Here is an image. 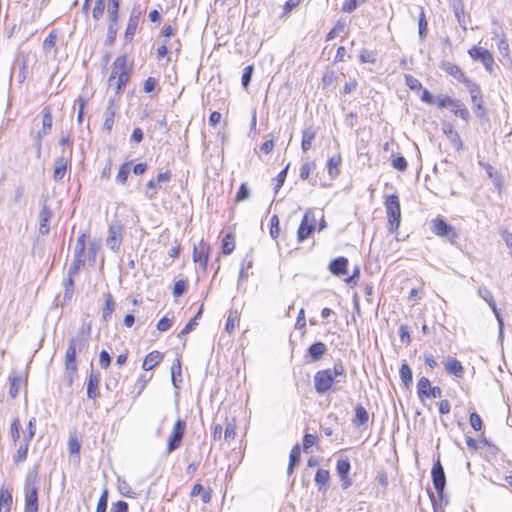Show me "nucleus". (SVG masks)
Listing matches in <instances>:
<instances>
[{"mask_svg": "<svg viewBox=\"0 0 512 512\" xmlns=\"http://www.w3.org/2000/svg\"><path fill=\"white\" fill-rule=\"evenodd\" d=\"M89 336L90 327L79 331L77 336L72 337L68 342V347L65 354V370L66 374L70 376V381H72V376L77 371V351L81 352L87 347Z\"/></svg>", "mask_w": 512, "mask_h": 512, "instance_id": "f257e3e1", "label": "nucleus"}, {"mask_svg": "<svg viewBox=\"0 0 512 512\" xmlns=\"http://www.w3.org/2000/svg\"><path fill=\"white\" fill-rule=\"evenodd\" d=\"M338 376L345 377V369L341 362L335 363L333 368L319 370L314 375L315 391L324 395L329 392Z\"/></svg>", "mask_w": 512, "mask_h": 512, "instance_id": "f03ea898", "label": "nucleus"}, {"mask_svg": "<svg viewBox=\"0 0 512 512\" xmlns=\"http://www.w3.org/2000/svg\"><path fill=\"white\" fill-rule=\"evenodd\" d=\"M130 72L131 69L127 68V56L125 54L118 56L108 79L109 86L115 85L116 93L122 92L130 79Z\"/></svg>", "mask_w": 512, "mask_h": 512, "instance_id": "7ed1b4c3", "label": "nucleus"}, {"mask_svg": "<svg viewBox=\"0 0 512 512\" xmlns=\"http://www.w3.org/2000/svg\"><path fill=\"white\" fill-rule=\"evenodd\" d=\"M24 512H38V474L36 470L29 471L25 479Z\"/></svg>", "mask_w": 512, "mask_h": 512, "instance_id": "20e7f679", "label": "nucleus"}, {"mask_svg": "<svg viewBox=\"0 0 512 512\" xmlns=\"http://www.w3.org/2000/svg\"><path fill=\"white\" fill-rule=\"evenodd\" d=\"M385 208L388 217V229L390 232L394 233L398 230L401 220V208L398 196L395 194L387 196Z\"/></svg>", "mask_w": 512, "mask_h": 512, "instance_id": "39448f33", "label": "nucleus"}, {"mask_svg": "<svg viewBox=\"0 0 512 512\" xmlns=\"http://www.w3.org/2000/svg\"><path fill=\"white\" fill-rule=\"evenodd\" d=\"M186 431V422L182 419H178L172 429V432L169 436L166 454H170L173 451L177 450L183 440L184 434Z\"/></svg>", "mask_w": 512, "mask_h": 512, "instance_id": "423d86ee", "label": "nucleus"}, {"mask_svg": "<svg viewBox=\"0 0 512 512\" xmlns=\"http://www.w3.org/2000/svg\"><path fill=\"white\" fill-rule=\"evenodd\" d=\"M316 223L317 220L314 211L312 209H308L305 212L297 231V238L299 242H303L311 236L315 230Z\"/></svg>", "mask_w": 512, "mask_h": 512, "instance_id": "0eeeda50", "label": "nucleus"}, {"mask_svg": "<svg viewBox=\"0 0 512 512\" xmlns=\"http://www.w3.org/2000/svg\"><path fill=\"white\" fill-rule=\"evenodd\" d=\"M417 394L420 400L426 398H440L442 396V390L438 386H432L431 382L426 377H421L416 385Z\"/></svg>", "mask_w": 512, "mask_h": 512, "instance_id": "6e6552de", "label": "nucleus"}, {"mask_svg": "<svg viewBox=\"0 0 512 512\" xmlns=\"http://www.w3.org/2000/svg\"><path fill=\"white\" fill-rule=\"evenodd\" d=\"M143 14V10L139 4H135L130 12L128 24L124 33L126 42H131L138 29V25Z\"/></svg>", "mask_w": 512, "mask_h": 512, "instance_id": "1a4fd4ad", "label": "nucleus"}, {"mask_svg": "<svg viewBox=\"0 0 512 512\" xmlns=\"http://www.w3.org/2000/svg\"><path fill=\"white\" fill-rule=\"evenodd\" d=\"M468 54L473 60L480 61L490 74L493 72L494 58L487 49L473 46L468 50Z\"/></svg>", "mask_w": 512, "mask_h": 512, "instance_id": "9d476101", "label": "nucleus"}, {"mask_svg": "<svg viewBox=\"0 0 512 512\" xmlns=\"http://www.w3.org/2000/svg\"><path fill=\"white\" fill-rule=\"evenodd\" d=\"M464 85L466 86L467 90L470 93L471 101L476 110L477 116L482 117L483 114L485 113V110L483 108V97L480 86L473 82L471 79L465 81Z\"/></svg>", "mask_w": 512, "mask_h": 512, "instance_id": "9b49d317", "label": "nucleus"}, {"mask_svg": "<svg viewBox=\"0 0 512 512\" xmlns=\"http://www.w3.org/2000/svg\"><path fill=\"white\" fill-rule=\"evenodd\" d=\"M123 238V226L120 221H113L109 225L108 237L106 239V245L113 251L119 249Z\"/></svg>", "mask_w": 512, "mask_h": 512, "instance_id": "f8f14e48", "label": "nucleus"}, {"mask_svg": "<svg viewBox=\"0 0 512 512\" xmlns=\"http://www.w3.org/2000/svg\"><path fill=\"white\" fill-rule=\"evenodd\" d=\"M431 230L437 236L447 237L452 243L458 237L454 228L442 218H436L432 221Z\"/></svg>", "mask_w": 512, "mask_h": 512, "instance_id": "ddd939ff", "label": "nucleus"}, {"mask_svg": "<svg viewBox=\"0 0 512 512\" xmlns=\"http://www.w3.org/2000/svg\"><path fill=\"white\" fill-rule=\"evenodd\" d=\"M432 482L439 497H442L446 485V476L439 460H437L431 471Z\"/></svg>", "mask_w": 512, "mask_h": 512, "instance_id": "4468645a", "label": "nucleus"}, {"mask_svg": "<svg viewBox=\"0 0 512 512\" xmlns=\"http://www.w3.org/2000/svg\"><path fill=\"white\" fill-rule=\"evenodd\" d=\"M478 295L488 303V305L492 308L493 312L495 313V316L499 323V337H502L504 324L502 317L496 307V302L494 300L492 293L487 287L481 286L478 289Z\"/></svg>", "mask_w": 512, "mask_h": 512, "instance_id": "2eb2a0df", "label": "nucleus"}, {"mask_svg": "<svg viewBox=\"0 0 512 512\" xmlns=\"http://www.w3.org/2000/svg\"><path fill=\"white\" fill-rule=\"evenodd\" d=\"M53 216L52 210L48 207L47 201L42 203L41 211L39 214V233L47 235L50 230L49 222Z\"/></svg>", "mask_w": 512, "mask_h": 512, "instance_id": "dca6fc26", "label": "nucleus"}, {"mask_svg": "<svg viewBox=\"0 0 512 512\" xmlns=\"http://www.w3.org/2000/svg\"><path fill=\"white\" fill-rule=\"evenodd\" d=\"M53 125V117H52V109L50 106H45L42 110V127L37 132L36 138L42 139L46 135H48L52 130Z\"/></svg>", "mask_w": 512, "mask_h": 512, "instance_id": "f3484780", "label": "nucleus"}, {"mask_svg": "<svg viewBox=\"0 0 512 512\" xmlns=\"http://www.w3.org/2000/svg\"><path fill=\"white\" fill-rule=\"evenodd\" d=\"M208 251L209 246L203 242H200L199 246H194L193 249V261L199 263L203 269L207 267Z\"/></svg>", "mask_w": 512, "mask_h": 512, "instance_id": "a211bd4d", "label": "nucleus"}, {"mask_svg": "<svg viewBox=\"0 0 512 512\" xmlns=\"http://www.w3.org/2000/svg\"><path fill=\"white\" fill-rule=\"evenodd\" d=\"M99 372L91 371L87 381V396L89 399H96L99 396Z\"/></svg>", "mask_w": 512, "mask_h": 512, "instance_id": "6ab92c4d", "label": "nucleus"}, {"mask_svg": "<svg viewBox=\"0 0 512 512\" xmlns=\"http://www.w3.org/2000/svg\"><path fill=\"white\" fill-rule=\"evenodd\" d=\"M440 68L446 72L447 74L451 75L452 77H454L456 80L462 82L463 84H465V81H468L469 78H467L464 73L462 72L461 68L454 64V63H451L449 61H444L442 62Z\"/></svg>", "mask_w": 512, "mask_h": 512, "instance_id": "aec40b11", "label": "nucleus"}, {"mask_svg": "<svg viewBox=\"0 0 512 512\" xmlns=\"http://www.w3.org/2000/svg\"><path fill=\"white\" fill-rule=\"evenodd\" d=\"M348 259L340 256L332 260L329 264V271L335 276H342L347 273Z\"/></svg>", "mask_w": 512, "mask_h": 512, "instance_id": "412c9836", "label": "nucleus"}, {"mask_svg": "<svg viewBox=\"0 0 512 512\" xmlns=\"http://www.w3.org/2000/svg\"><path fill=\"white\" fill-rule=\"evenodd\" d=\"M67 166H68V159L64 156L58 157L54 161V170H53V179L56 182L61 181L66 172H67Z\"/></svg>", "mask_w": 512, "mask_h": 512, "instance_id": "4be33fe9", "label": "nucleus"}, {"mask_svg": "<svg viewBox=\"0 0 512 512\" xmlns=\"http://www.w3.org/2000/svg\"><path fill=\"white\" fill-rule=\"evenodd\" d=\"M116 114V107L114 99H109L107 108L104 113V124L103 127L105 130L110 132L112 130L114 124V117Z\"/></svg>", "mask_w": 512, "mask_h": 512, "instance_id": "5701e85b", "label": "nucleus"}, {"mask_svg": "<svg viewBox=\"0 0 512 512\" xmlns=\"http://www.w3.org/2000/svg\"><path fill=\"white\" fill-rule=\"evenodd\" d=\"M445 370L456 377H462L464 374V368L460 361L456 358L449 357L444 362Z\"/></svg>", "mask_w": 512, "mask_h": 512, "instance_id": "b1692460", "label": "nucleus"}, {"mask_svg": "<svg viewBox=\"0 0 512 512\" xmlns=\"http://www.w3.org/2000/svg\"><path fill=\"white\" fill-rule=\"evenodd\" d=\"M163 360V354L159 351H152L146 355L142 368L145 371H149L156 367Z\"/></svg>", "mask_w": 512, "mask_h": 512, "instance_id": "393cba45", "label": "nucleus"}, {"mask_svg": "<svg viewBox=\"0 0 512 512\" xmlns=\"http://www.w3.org/2000/svg\"><path fill=\"white\" fill-rule=\"evenodd\" d=\"M13 503L11 491L2 486L0 488V512H10Z\"/></svg>", "mask_w": 512, "mask_h": 512, "instance_id": "a878e982", "label": "nucleus"}, {"mask_svg": "<svg viewBox=\"0 0 512 512\" xmlns=\"http://www.w3.org/2000/svg\"><path fill=\"white\" fill-rule=\"evenodd\" d=\"M327 352V346L323 342H315L308 348V355L311 358V361L315 362L322 358V356Z\"/></svg>", "mask_w": 512, "mask_h": 512, "instance_id": "bb28decb", "label": "nucleus"}, {"mask_svg": "<svg viewBox=\"0 0 512 512\" xmlns=\"http://www.w3.org/2000/svg\"><path fill=\"white\" fill-rule=\"evenodd\" d=\"M316 137V130L309 126L305 128L302 132V141H301V148L303 152H307L311 146L312 142L314 141Z\"/></svg>", "mask_w": 512, "mask_h": 512, "instance_id": "cd10ccee", "label": "nucleus"}, {"mask_svg": "<svg viewBox=\"0 0 512 512\" xmlns=\"http://www.w3.org/2000/svg\"><path fill=\"white\" fill-rule=\"evenodd\" d=\"M104 297H105V303H104V307L102 309V319H103V321L107 322L108 320H110L112 313L115 310V301L113 299L112 294L109 292L106 293L104 295Z\"/></svg>", "mask_w": 512, "mask_h": 512, "instance_id": "c85d7f7f", "label": "nucleus"}, {"mask_svg": "<svg viewBox=\"0 0 512 512\" xmlns=\"http://www.w3.org/2000/svg\"><path fill=\"white\" fill-rule=\"evenodd\" d=\"M453 12L455 14V17L460 25V27L463 28L464 31L467 30L466 22L464 19V3L462 0H454L453 2Z\"/></svg>", "mask_w": 512, "mask_h": 512, "instance_id": "c756f323", "label": "nucleus"}, {"mask_svg": "<svg viewBox=\"0 0 512 512\" xmlns=\"http://www.w3.org/2000/svg\"><path fill=\"white\" fill-rule=\"evenodd\" d=\"M454 103L455 104H451V107H449L451 109V111L457 117H460L464 121H468L470 118V113H469L468 109L466 108V106L460 100H457V99H454Z\"/></svg>", "mask_w": 512, "mask_h": 512, "instance_id": "7c9ffc66", "label": "nucleus"}, {"mask_svg": "<svg viewBox=\"0 0 512 512\" xmlns=\"http://www.w3.org/2000/svg\"><path fill=\"white\" fill-rule=\"evenodd\" d=\"M486 173L492 180L494 187L500 192L503 186V180L499 172L491 165H486Z\"/></svg>", "mask_w": 512, "mask_h": 512, "instance_id": "2f4dec72", "label": "nucleus"}, {"mask_svg": "<svg viewBox=\"0 0 512 512\" xmlns=\"http://www.w3.org/2000/svg\"><path fill=\"white\" fill-rule=\"evenodd\" d=\"M84 266L83 255L74 254L72 263L70 264L67 276L74 277L78 274L81 267Z\"/></svg>", "mask_w": 512, "mask_h": 512, "instance_id": "473e14b6", "label": "nucleus"}, {"mask_svg": "<svg viewBox=\"0 0 512 512\" xmlns=\"http://www.w3.org/2000/svg\"><path fill=\"white\" fill-rule=\"evenodd\" d=\"M399 374L401 381L403 382L405 387L408 388L412 384L413 375L412 370L407 363H402Z\"/></svg>", "mask_w": 512, "mask_h": 512, "instance_id": "72a5a7b5", "label": "nucleus"}, {"mask_svg": "<svg viewBox=\"0 0 512 512\" xmlns=\"http://www.w3.org/2000/svg\"><path fill=\"white\" fill-rule=\"evenodd\" d=\"M121 0H108V17L109 22H118L119 18V7H120Z\"/></svg>", "mask_w": 512, "mask_h": 512, "instance_id": "f704fd0d", "label": "nucleus"}, {"mask_svg": "<svg viewBox=\"0 0 512 512\" xmlns=\"http://www.w3.org/2000/svg\"><path fill=\"white\" fill-rule=\"evenodd\" d=\"M330 479V473L326 469H318L315 475V483L319 490L326 487Z\"/></svg>", "mask_w": 512, "mask_h": 512, "instance_id": "c9c22d12", "label": "nucleus"}, {"mask_svg": "<svg viewBox=\"0 0 512 512\" xmlns=\"http://www.w3.org/2000/svg\"><path fill=\"white\" fill-rule=\"evenodd\" d=\"M10 380V388L9 395L11 398H16L19 394L20 386L22 383V378L19 375H11L9 377Z\"/></svg>", "mask_w": 512, "mask_h": 512, "instance_id": "e433bc0d", "label": "nucleus"}, {"mask_svg": "<svg viewBox=\"0 0 512 512\" xmlns=\"http://www.w3.org/2000/svg\"><path fill=\"white\" fill-rule=\"evenodd\" d=\"M369 420V414L367 410L362 406L358 405L355 408V419L354 422L357 425H365Z\"/></svg>", "mask_w": 512, "mask_h": 512, "instance_id": "4c0bfd02", "label": "nucleus"}, {"mask_svg": "<svg viewBox=\"0 0 512 512\" xmlns=\"http://www.w3.org/2000/svg\"><path fill=\"white\" fill-rule=\"evenodd\" d=\"M235 249L234 236L230 233L226 234L222 239V253L225 255L231 254Z\"/></svg>", "mask_w": 512, "mask_h": 512, "instance_id": "58836bf2", "label": "nucleus"}, {"mask_svg": "<svg viewBox=\"0 0 512 512\" xmlns=\"http://www.w3.org/2000/svg\"><path fill=\"white\" fill-rule=\"evenodd\" d=\"M351 469L350 461L345 459H340L337 461L336 470L340 478H347Z\"/></svg>", "mask_w": 512, "mask_h": 512, "instance_id": "ea45409f", "label": "nucleus"}, {"mask_svg": "<svg viewBox=\"0 0 512 512\" xmlns=\"http://www.w3.org/2000/svg\"><path fill=\"white\" fill-rule=\"evenodd\" d=\"M158 184L154 179L150 180L146 184L144 196L148 200H154L157 197Z\"/></svg>", "mask_w": 512, "mask_h": 512, "instance_id": "a19ab883", "label": "nucleus"}, {"mask_svg": "<svg viewBox=\"0 0 512 512\" xmlns=\"http://www.w3.org/2000/svg\"><path fill=\"white\" fill-rule=\"evenodd\" d=\"M427 25L428 24H427L425 12H424L423 8H421V11L419 13V18H418V33H419V37L421 39H424L426 37Z\"/></svg>", "mask_w": 512, "mask_h": 512, "instance_id": "79ce46f5", "label": "nucleus"}, {"mask_svg": "<svg viewBox=\"0 0 512 512\" xmlns=\"http://www.w3.org/2000/svg\"><path fill=\"white\" fill-rule=\"evenodd\" d=\"M341 164V157L340 156H334L331 157L327 162L328 167V173L330 176L338 175V166Z\"/></svg>", "mask_w": 512, "mask_h": 512, "instance_id": "37998d69", "label": "nucleus"}, {"mask_svg": "<svg viewBox=\"0 0 512 512\" xmlns=\"http://www.w3.org/2000/svg\"><path fill=\"white\" fill-rule=\"evenodd\" d=\"M129 172H130V169H129L128 163L122 164L119 168L117 175H116V182H118L122 185L125 184L128 179Z\"/></svg>", "mask_w": 512, "mask_h": 512, "instance_id": "c03bdc74", "label": "nucleus"}, {"mask_svg": "<svg viewBox=\"0 0 512 512\" xmlns=\"http://www.w3.org/2000/svg\"><path fill=\"white\" fill-rule=\"evenodd\" d=\"M118 32V22H109L108 29H107V37H106V43L112 44L115 39Z\"/></svg>", "mask_w": 512, "mask_h": 512, "instance_id": "a18cd8bd", "label": "nucleus"}, {"mask_svg": "<svg viewBox=\"0 0 512 512\" xmlns=\"http://www.w3.org/2000/svg\"><path fill=\"white\" fill-rule=\"evenodd\" d=\"M288 169H289V164L286 165V167L284 169H282L276 176V178H275L276 183L274 186L275 193H277L280 190V188L283 186L285 179L287 177Z\"/></svg>", "mask_w": 512, "mask_h": 512, "instance_id": "49530a36", "label": "nucleus"}, {"mask_svg": "<svg viewBox=\"0 0 512 512\" xmlns=\"http://www.w3.org/2000/svg\"><path fill=\"white\" fill-rule=\"evenodd\" d=\"M104 10L105 0H96L94 8L92 10V16L94 20H99L103 16Z\"/></svg>", "mask_w": 512, "mask_h": 512, "instance_id": "de8ad7c7", "label": "nucleus"}, {"mask_svg": "<svg viewBox=\"0 0 512 512\" xmlns=\"http://www.w3.org/2000/svg\"><path fill=\"white\" fill-rule=\"evenodd\" d=\"M249 197H250L249 187L247 186L246 183L241 184V186L239 187V189L237 191L235 201L242 202L244 200H247Z\"/></svg>", "mask_w": 512, "mask_h": 512, "instance_id": "09e8293b", "label": "nucleus"}, {"mask_svg": "<svg viewBox=\"0 0 512 512\" xmlns=\"http://www.w3.org/2000/svg\"><path fill=\"white\" fill-rule=\"evenodd\" d=\"M365 2L366 0H346L342 5V10L346 13H352L359 5Z\"/></svg>", "mask_w": 512, "mask_h": 512, "instance_id": "8fccbe9b", "label": "nucleus"}, {"mask_svg": "<svg viewBox=\"0 0 512 512\" xmlns=\"http://www.w3.org/2000/svg\"><path fill=\"white\" fill-rule=\"evenodd\" d=\"M280 233L279 218L277 215H273L270 219V236L273 239H277Z\"/></svg>", "mask_w": 512, "mask_h": 512, "instance_id": "3c124183", "label": "nucleus"}, {"mask_svg": "<svg viewBox=\"0 0 512 512\" xmlns=\"http://www.w3.org/2000/svg\"><path fill=\"white\" fill-rule=\"evenodd\" d=\"M470 425L475 431H480L483 428V422L480 415L476 412L470 414Z\"/></svg>", "mask_w": 512, "mask_h": 512, "instance_id": "603ef678", "label": "nucleus"}, {"mask_svg": "<svg viewBox=\"0 0 512 512\" xmlns=\"http://www.w3.org/2000/svg\"><path fill=\"white\" fill-rule=\"evenodd\" d=\"M29 443L25 442L23 445H20L17 453L14 457L15 463H19L24 461L27 458Z\"/></svg>", "mask_w": 512, "mask_h": 512, "instance_id": "864d4df0", "label": "nucleus"}, {"mask_svg": "<svg viewBox=\"0 0 512 512\" xmlns=\"http://www.w3.org/2000/svg\"><path fill=\"white\" fill-rule=\"evenodd\" d=\"M57 32L51 31L48 36L43 41V49L47 51L48 49L54 48L56 45Z\"/></svg>", "mask_w": 512, "mask_h": 512, "instance_id": "5fc2aeb1", "label": "nucleus"}, {"mask_svg": "<svg viewBox=\"0 0 512 512\" xmlns=\"http://www.w3.org/2000/svg\"><path fill=\"white\" fill-rule=\"evenodd\" d=\"M108 503V491L104 490L98 500L96 512H106Z\"/></svg>", "mask_w": 512, "mask_h": 512, "instance_id": "6e6d98bb", "label": "nucleus"}, {"mask_svg": "<svg viewBox=\"0 0 512 512\" xmlns=\"http://www.w3.org/2000/svg\"><path fill=\"white\" fill-rule=\"evenodd\" d=\"M252 74H253V66H247L244 68V72H243L242 78H241V83L245 89L249 86V84L251 82Z\"/></svg>", "mask_w": 512, "mask_h": 512, "instance_id": "4d7b16f0", "label": "nucleus"}, {"mask_svg": "<svg viewBox=\"0 0 512 512\" xmlns=\"http://www.w3.org/2000/svg\"><path fill=\"white\" fill-rule=\"evenodd\" d=\"M64 286H65L64 298L71 299L72 295H73V289H74V277L67 276Z\"/></svg>", "mask_w": 512, "mask_h": 512, "instance_id": "13d9d810", "label": "nucleus"}, {"mask_svg": "<svg viewBox=\"0 0 512 512\" xmlns=\"http://www.w3.org/2000/svg\"><path fill=\"white\" fill-rule=\"evenodd\" d=\"M399 336H400V340L402 343L404 344H409L410 341H411V338H410V329L408 327V325H401L399 327Z\"/></svg>", "mask_w": 512, "mask_h": 512, "instance_id": "bf43d9fd", "label": "nucleus"}, {"mask_svg": "<svg viewBox=\"0 0 512 512\" xmlns=\"http://www.w3.org/2000/svg\"><path fill=\"white\" fill-rule=\"evenodd\" d=\"M300 455H301L300 446H299V444H296L291 449V452L289 455V463L292 465H298V463L300 461Z\"/></svg>", "mask_w": 512, "mask_h": 512, "instance_id": "052dcab7", "label": "nucleus"}, {"mask_svg": "<svg viewBox=\"0 0 512 512\" xmlns=\"http://www.w3.org/2000/svg\"><path fill=\"white\" fill-rule=\"evenodd\" d=\"M100 250V244L98 242H91L88 246V258L89 261L94 263L96 261V255Z\"/></svg>", "mask_w": 512, "mask_h": 512, "instance_id": "680f3d73", "label": "nucleus"}, {"mask_svg": "<svg viewBox=\"0 0 512 512\" xmlns=\"http://www.w3.org/2000/svg\"><path fill=\"white\" fill-rule=\"evenodd\" d=\"M85 241H86V234H85V233H82V234L78 237V239H77V241H76L74 254L84 255V251H85Z\"/></svg>", "mask_w": 512, "mask_h": 512, "instance_id": "e2e57ef3", "label": "nucleus"}, {"mask_svg": "<svg viewBox=\"0 0 512 512\" xmlns=\"http://www.w3.org/2000/svg\"><path fill=\"white\" fill-rule=\"evenodd\" d=\"M392 166L398 171H405L407 169V161L403 156H397L392 161Z\"/></svg>", "mask_w": 512, "mask_h": 512, "instance_id": "0e129e2a", "label": "nucleus"}, {"mask_svg": "<svg viewBox=\"0 0 512 512\" xmlns=\"http://www.w3.org/2000/svg\"><path fill=\"white\" fill-rule=\"evenodd\" d=\"M10 434L14 442L20 437V422L18 418H15L10 426Z\"/></svg>", "mask_w": 512, "mask_h": 512, "instance_id": "69168bd1", "label": "nucleus"}, {"mask_svg": "<svg viewBox=\"0 0 512 512\" xmlns=\"http://www.w3.org/2000/svg\"><path fill=\"white\" fill-rule=\"evenodd\" d=\"M99 364L102 369H107L111 364V357L106 350H102L99 354Z\"/></svg>", "mask_w": 512, "mask_h": 512, "instance_id": "338daca9", "label": "nucleus"}, {"mask_svg": "<svg viewBox=\"0 0 512 512\" xmlns=\"http://www.w3.org/2000/svg\"><path fill=\"white\" fill-rule=\"evenodd\" d=\"M186 288H187V283L184 280H178L174 284L173 295L175 297L181 296L186 291Z\"/></svg>", "mask_w": 512, "mask_h": 512, "instance_id": "774afa93", "label": "nucleus"}]
</instances>
